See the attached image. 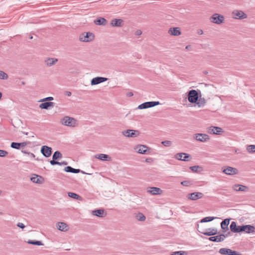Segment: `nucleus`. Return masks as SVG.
<instances>
[{
    "mask_svg": "<svg viewBox=\"0 0 255 255\" xmlns=\"http://www.w3.org/2000/svg\"><path fill=\"white\" fill-rule=\"evenodd\" d=\"M189 157V155L185 153H177L175 155V157L177 159L183 161H188Z\"/></svg>",
    "mask_w": 255,
    "mask_h": 255,
    "instance_id": "nucleus-17",
    "label": "nucleus"
},
{
    "mask_svg": "<svg viewBox=\"0 0 255 255\" xmlns=\"http://www.w3.org/2000/svg\"><path fill=\"white\" fill-rule=\"evenodd\" d=\"M168 33L172 36H179L181 34V29L180 27H170L168 30Z\"/></svg>",
    "mask_w": 255,
    "mask_h": 255,
    "instance_id": "nucleus-10",
    "label": "nucleus"
},
{
    "mask_svg": "<svg viewBox=\"0 0 255 255\" xmlns=\"http://www.w3.org/2000/svg\"><path fill=\"white\" fill-rule=\"evenodd\" d=\"M107 80V78H104V77H96L93 78L91 80V85H95L98 84H100L101 83H102L103 82L106 81Z\"/></svg>",
    "mask_w": 255,
    "mask_h": 255,
    "instance_id": "nucleus-20",
    "label": "nucleus"
},
{
    "mask_svg": "<svg viewBox=\"0 0 255 255\" xmlns=\"http://www.w3.org/2000/svg\"><path fill=\"white\" fill-rule=\"evenodd\" d=\"M65 171L67 172H72L74 173H78L80 171V169H74L71 166H66L65 168Z\"/></svg>",
    "mask_w": 255,
    "mask_h": 255,
    "instance_id": "nucleus-32",
    "label": "nucleus"
},
{
    "mask_svg": "<svg viewBox=\"0 0 255 255\" xmlns=\"http://www.w3.org/2000/svg\"><path fill=\"white\" fill-rule=\"evenodd\" d=\"M215 219V217H207L203 219H202L201 220V223H205V222H208L213 221L214 219Z\"/></svg>",
    "mask_w": 255,
    "mask_h": 255,
    "instance_id": "nucleus-38",
    "label": "nucleus"
},
{
    "mask_svg": "<svg viewBox=\"0 0 255 255\" xmlns=\"http://www.w3.org/2000/svg\"><path fill=\"white\" fill-rule=\"evenodd\" d=\"M171 255H187V253L185 251H181L173 252Z\"/></svg>",
    "mask_w": 255,
    "mask_h": 255,
    "instance_id": "nucleus-40",
    "label": "nucleus"
},
{
    "mask_svg": "<svg viewBox=\"0 0 255 255\" xmlns=\"http://www.w3.org/2000/svg\"><path fill=\"white\" fill-rule=\"evenodd\" d=\"M104 213V211L102 209L97 210L93 211V215L98 217H103Z\"/></svg>",
    "mask_w": 255,
    "mask_h": 255,
    "instance_id": "nucleus-33",
    "label": "nucleus"
},
{
    "mask_svg": "<svg viewBox=\"0 0 255 255\" xmlns=\"http://www.w3.org/2000/svg\"><path fill=\"white\" fill-rule=\"evenodd\" d=\"M219 253L222 255H237L238 254L235 251H233L230 249L226 248H222L219 250Z\"/></svg>",
    "mask_w": 255,
    "mask_h": 255,
    "instance_id": "nucleus-18",
    "label": "nucleus"
},
{
    "mask_svg": "<svg viewBox=\"0 0 255 255\" xmlns=\"http://www.w3.org/2000/svg\"><path fill=\"white\" fill-rule=\"evenodd\" d=\"M190 168L192 171L195 172H198L199 169H200L201 170H202V168L201 167H200L199 166H191V167H190Z\"/></svg>",
    "mask_w": 255,
    "mask_h": 255,
    "instance_id": "nucleus-41",
    "label": "nucleus"
},
{
    "mask_svg": "<svg viewBox=\"0 0 255 255\" xmlns=\"http://www.w3.org/2000/svg\"><path fill=\"white\" fill-rule=\"evenodd\" d=\"M50 162L51 165H55V164L61 165V163L60 162H59L58 161H56L55 160H54V159H53L52 160H51Z\"/></svg>",
    "mask_w": 255,
    "mask_h": 255,
    "instance_id": "nucleus-49",
    "label": "nucleus"
},
{
    "mask_svg": "<svg viewBox=\"0 0 255 255\" xmlns=\"http://www.w3.org/2000/svg\"><path fill=\"white\" fill-rule=\"evenodd\" d=\"M147 191L148 193L152 195H160L163 192L162 190L159 188L155 187H150L147 188Z\"/></svg>",
    "mask_w": 255,
    "mask_h": 255,
    "instance_id": "nucleus-14",
    "label": "nucleus"
},
{
    "mask_svg": "<svg viewBox=\"0 0 255 255\" xmlns=\"http://www.w3.org/2000/svg\"><path fill=\"white\" fill-rule=\"evenodd\" d=\"M181 184L185 186H189L192 185V183L190 181L186 180L182 181Z\"/></svg>",
    "mask_w": 255,
    "mask_h": 255,
    "instance_id": "nucleus-46",
    "label": "nucleus"
},
{
    "mask_svg": "<svg viewBox=\"0 0 255 255\" xmlns=\"http://www.w3.org/2000/svg\"><path fill=\"white\" fill-rule=\"evenodd\" d=\"M162 144H163L165 146H170L172 145L171 141L169 140H165L161 142Z\"/></svg>",
    "mask_w": 255,
    "mask_h": 255,
    "instance_id": "nucleus-45",
    "label": "nucleus"
},
{
    "mask_svg": "<svg viewBox=\"0 0 255 255\" xmlns=\"http://www.w3.org/2000/svg\"><path fill=\"white\" fill-rule=\"evenodd\" d=\"M53 100V98L52 97H49L46 98H44L39 101V102H45L47 101H52Z\"/></svg>",
    "mask_w": 255,
    "mask_h": 255,
    "instance_id": "nucleus-48",
    "label": "nucleus"
},
{
    "mask_svg": "<svg viewBox=\"0 0 255 255\" xmlns=\"http://www.w3.org/2000/svg\"><path fill=\"white\" fill-rule=\"evenodd\" d=\"M123 23V20L122 19L115 18L112 20L111 22V24L113 26L120 27L122 25Z\"/></svg>",
    "mask_w": 255,
    "mask_h": 255,
    "instance_id": "nucleus-25",
    "label": "nucleus"
},
{
    "mask_svg": "<svg viewBox=\"0 0 255 255\" xmlns=\"http://www.w3.org/2000/svg\"><path fill=\"white\" fill-rule=\"evenodd\" d=\"M242 232H245L246 233H253L255 231V228L251 225L242 226V229L240 230Z\"/></svg>",
    "mask_w": 255,
    "mask_h": 255,
    "instance_id": "nucleus-16",
    "label": "nucleus"
},
{
    "mask_svg": "<svg viewBox=\"0 0 255 255\" xmlns=\"http://www.w3.org/2000/svg\"><path fill=\"white\" fill-rule=\"evenodd\" d=\"M141 33H142V32L140 30H137L135 33V35H140L141 34Z\"/></svg>",
    "mask_w": 255,
    "mask_h": 255,
    "instance_id": "nucleus-51",
    "label": "nucleus"
},
{
    "mask_svg": "<svg viewBox=\"0 0 255 255\" xmlns=\"http://www.w3.org/2000/svg\"><path fill=\"white\" fill-rule=\"evenodd\" d=\"M188 101L191 103H195L198 99V93L194 90H191L188 93Z\"/></svg>",
    "mask_w": 255,
    "mask_h": 255,
    "instance_id": "nucleus-5",
    "label": "nucleus"
},
{
    "mask_svg": "<svg viewBox=\"0 0 255 255\" xmlns=\"http://www.w3.org/2000/svg\"><path fill=\"white\" fill-rule=\"evenodd\" d=\"M1 93L0 92V99H1Z\"/></svg>",
    "mask_w": 255,
    "mask_h": 255,
    "instance_id": "nucleus-56",
    "label": "nucleus"
},
{
    "mask_svg": "<svg viewBox=\"0 0 255 255\" xmlns=\"http://www.w3.org/2000/svg\"><path fill=\"white\" fill-rule=\"evenodd\" d=\"M31 180L34 183L40 184L43 182V178L40 176L35 175L31 178Z\"/></svg>",
    "mask_w": 255,
    "mask_h": 255,
    "instance_id": "nucleus-27",
    "label": "nucleus"
},
{
    "mask_svg": "<svg viewBox=\"0 0 255 255\" xmlns=\"http://www.w3.org/2000/svg\"><path fill=\"white\" fill-rule=\"evenodd\" d=\"M8 154V152L3 150L0 149V157H5Z\"/></svg>",
    "mask_w": 255,
    "mask_h": 255,
    "instance_id": "nucleus-47",
    "label": "nucleus"
},
{
    "mask_svg": "<svg viewBox=\"0 0 255 255\" xmlns=\"http://www.w3.org/2000/svg\"><path fill=\"white\" fill-rule=\"evenodd\" d=\"M247 151L250 153H254L255 152V145H250L247 147Z\"/></svg>",
    "mask_w": 255,
    "mask_h": 255,
    "instance_id": "nucleus-36",
    "label": "nucleus"
},
{
    "mask_svg": "<svg viewBox=\"0 0 255 255\" xmlns=\"http://www.w3.org/2000/svg\"><path fill=\"white\" fill-rule=\"evenodd\" d=\"M27 243L29 244H32V245H37V246H40V245H42V243H41V242H40V241H28Z\"/></svg>",
    "mask_w": 255,
    "mask_h": 255,
    "instance_id": "nucleus-44",
    "label": "nucleus"
},
{
    "mask_svg": "<svg viewBox=\"0 0 255 255\" xmlns=\"http://www.w3.org/2000/svg\"><path fill=\"white\" fill-rule=\"evenodd\" d=\"M209 20L212 23L220 25L224 22L225 17L222 14L215 13L210 16Z\"/></svg>",
    "mask_w": 255,
    "mask_h": 255,
    "instance_id": "nucleus-2",
    "label": "nucleus"
},
{
    "mask_svg": "<svg viewBox=\"0 0 255 255\" xmlns=\"http://www.w3.org/2000/svg\"><path fill=\"white\" fill-rule=\"evenodd\" d=\"M54 103L53 102H44L39 105V107L43 109H47L49 107H53Z\"/></svg>",
    "mask_w": 255,
    "mask_h": 255,
    "instance_id": "nucleus-29",
    "label": "nucleus"
},
{
    "mask_svg": "<svg viewBox=\"0 0 255 255\" xmlns=\"http://www.w3.org/2000/svg\"><path fill=\"white\" fill-rule=\"evenodd\" d=\"M190 46L188 45L186 47V49H188Z\"/></svg>",
    "mask_w": 255,
    "mask_h": 255,
    "instance_id": "nucleus-55",
    "label": "nucleus"
},
{
    "mask_svg": "<svg viewBox=\"0 0 255 255\" xmlns=\"http://www.w3.org/2000/svg\"><path fill=\"white\" fill-rule=\"evenodd\" d=\"M223 172L227 175H235L238 173V170L237 168L230 166H227L223 168Z\"/></svg>",
    "mask_w": 255,
    "mask_h": 255,
    "instance_id": "nucleus-9",
    "label": "nucleus"
},
{
    "mask_svg": "<svg viewBox=\"0 0 255 255\" xmlns=\"http://www.w3.org/2000/svg\"><path fill=\"white\" fill-rule=\"evenodd\" d=\"M60 123L62 125L70 127H75L77 125V120L73 118L68 116H66L62 118Z\"/></svg>",
    "mask_w": 255,
    "mask_h": 255,
    "instance_id": "nucleus-1",
    "label": "nucleus"
},
{
    "mask_svg": "<svg viewBox=\"0 0 255 255\" xmlns=\"http://www.w3.org/2000/svg\"><path fill=\"white\" fill-rule=\"evenodd\" d=\"M207 132L210 134H220L223 130L221 128L212 126L208 128Z\"/></svg>",
    "mask_w": 255,
    "mask_h": 255,
    "instance_id": "nucleus-12",
    "label": "nucleus"
},
{
    "mask_svg": "<svg viewBox=\"0 0 255 255\" xmlns=\"http://www.w3.org/2000/svg\"><path fill=\"white\" fill-rule=\"evenodd\" d=\"M224 237H225L223 235H219L210 237L209 238V240L211 241L219 242L223 241L224 239Z\"/></svg>",
    "mask_w": 255,
    "mask_h": 255,
    "instance_id": "nucleus-30",
    "label": "nucleus"
},
{
    "mask_svg": "<svg viewBox=\"0 0 255 255\" xmlns=\"http://www.w3.org/2000/svg\"><path fill=\"white\" fill-rule=\"evenodd\" d=\"M27 145V143L26 142H21V143H17V142H12L11 144V147L12 148H15V149H19L20 147H24L25 146H26Z\"/></svg>",
    "mask_w": 255,
    "mask_h": 255,
    "instance_id": "nucleus-26",
    "label": "nucleus"
},
{
    "mask_svg": "<svg viewBox=\"0 0 255 255\" xmlns=\"http://www.w3.org/2000/svg\"><path fill=\"white\" fill-rule=\"evenodd\" d=\"M68 195L70 197L72 198L73 199H77L79 200H82V198L76 193L73 192H69L68 193Z\"/></svg>",
    "mask_w": 255,
    "mask_h": 255,
    "instance_id": "nucleus-34",
    "label": "nucleus"
},
{
    "mask_svg": "<svg viewBox=\"0 0 255 255\" xmlns=\"http://www.w3.org/2000/svg\"><path fill=\"white\" fill-rule=\"evenodd\" d=\"M106 22V20L104 18H100L97 19L95 21V23H96V24H99V25H101V24L104 25V24H105Z\"/></svg>",
    "mask_w": 255,
    "mask_h": 255,
    "instance_id": "nucleus-39",
    "label": "nucleus"
},
{
    "mask_svg": "<svg viewBox=\"0 0 255 255\" xmlns=\"http://www.w3.org/2000/svg\"><path fill=\"white\" fill-rule=\"evenodd\" d=\"M230 223V219H226L223 221L221 224V226L222 229L227 230L228 229V225Z\"/></svg>",
    "mask_w": 255,
    "mask_h": 255,
    "instance_id": "nucleus-31",
    "label": "nucleus"
},
{
    "mask_svg": "<svg viewBox=\"0 0 255 255\" xmlns=\"http://www.w3.org/2000/svg\"><path fill=\"white\" fill-rule=\"evenodd\" d=\"M58 61L56 58H48L45 60V63L47 66H51L55 64Z\"/></svg>",
    "mask_w": 255,
    "mask_h": 255,
    "instance_id": "nucleus-28",
    "label": "nucleus"
},
{
    "mask_svg": "<svg viewBox=\"0 0 255 255\" xmlns=\"http://www.w3.org/2000/svg\"><path fill=\"white\" fill-rule=\"evenodd\" d=\"M160 104L159 102H147L143 103L138 106V109H144L148 108H151Z\"/></svg>",
    "mask_w": 255,
    "mask_h": 255,
    "instance_id": "nucleus-6",
    "label": "nucleus"
},
{
    "mask_svg": "<svg viewBox=\"0 0 255 255\" xmlns=\"http://www.w3.org/2000/svg\"><path fill=\"white\" fill-rule=\"evenodd\" d=\"M233 189L236 191H247L248 187L242 185L235 184L233 186Z\"/></svg>",
    "mask_w": 255,
    "mask_h": 255,
    "instance_id": "nucleus-24",
    "label": "nucleus"
},
{
    "mask_svg": "<svg viewBox=\"0 0 255 255\" xmlns=\"http://www.w3.org/2000/svg\"><path fill=\"white\" fill-rule=\"evenodd\" d=\"M62 157V154L59 151H55L52 156L53 159L57 160Z\"/></svg>",
    "mask_w": 255,
    "mask_h": 255,
    "instance_id": "nucleus-37",
    "label": "nucleus"
},
{
    "mask_svg": "<svg viewBox=\"0 0 255 255\" xmlns=\"http://www.w3.org/2000/svg\"><path fill=\"white\" fill-rule=\"evenodd\" d=\"M123 133L127 137H136L139 134L138 131L131 129L126 130Z\"/></svg>",
    "mask_w": 255,
    "mask_h": 255,
    "instance_id": "nucleus-11",
    "label": "nucleus"
},
{
    "mask_svg": "<svg viewBox=\"0 0 255 255\" xmlns=\"http://www.w3.org/2000/svg\"><path fill=\"white\" fill-rule=\"evenodd\" d=\"M135 218L138 221H143L145 220V217L143 214L141 213H138L136 215Z\"/></svg>",
    "mask_w": 255,
    "mask_h": 255,
    "instance_id": "nucleus-35",
    "label": "nucleus"
},
{
    "mask_svg": "<svg viewBox=\"0 0 255 255\" xmlns=\"http://www.w3.org/2000/svg\"><path fill=\"white\" fill-rule=\"evenodd\" d=\"M56 227L59 230L63 232H66L68 230V225L63 222H58L56 224Z\"/></svg>",
    "mask_w": 255,
    "mask_h": 255,
    "instance_id": "nucleus-22",
    "label": "nucleus"
},
{
    "mask_svg": "<svg viewBox=\"0 0 255 255\" xmlns=\"http://www.w3.org/2000/svg\"><path fill=\"white\" fill-rule=\"evenodd\" d=\"M199 231L202 234L207 236L214 235L217 233V231L215 229H209L206 231L199 230Z\"/></svg>",
    "mask_w": 255,
    "mask_h": 255,
    "instance_id": "nucleus-23",
    "label": "nucleus"
},
{
    "mask_svg": "<svg viewBox=\"0 0 255 255\" xmlns=\"http://www.w3.org/2000/svg\"><path fill=\"white\" fill-rule=\"evenodd\" d=\"M203 31L202 29H198L197 31V33L199 35H202L203 34Z\"/></svg>",
    "mask_w": 255,
    "mask_h": 255,
    "instance_id": "nucleus-52",
    "label": "nucleus"
},
{
    "mask_svg": "<svg viewBox=\"0 0 255 255\" xmlns=\"http://www.w3.org/2000/svg\"><path fill=\"white\" fill-rule=\"evenodd\" d=\"M41 152L45 157H49L51 155L52 148L49 146L44 145L41 147Z\"/></svg>",
    "mask_w": 255,
    "mask_h": 255,
    "instance_id": "nucleus-15",
    "label": "nucleus"
},
{
    "mask_svg": "<svg viewBox=\"0 0 255 255\" xmlns=\"http://www.w3.org/2000/svg\"><path fill=\"white\" fill-rule=\"evenodd\" d=\"M194 138L198 141L206 142L210 139L209 136L206 134L196 133L194 135Z\"/></svg>",
    "mask_w": 255,
    "mask_h": 255,
    "instance_id": "nucleus-8",
    "label": "nucleus"
},
{
    "mask_svg": "<svg viewBox=\"0 0 255 255\" xmlns=\"http://www.w3.org/2000/svg\"><path fill=\"white\" fill-rule=\"evenodd\" d=\"M95 38L94 34L91 32H84L79 36V40L82 42H88L93 41Z\"/></svg>",
    "mask_w": 255,
    "mask_h": 255,
    "instance_id": "nucleus-3",
    "label": "nucleus"
},
{
    "mask_svg": "<svg viewBox=\"0 0 255 255\" xmlns=\"http://www.w3.org/2000/svg\"><path fill=\"white\" fill-rule=\"evenodd\" d=\"M205 104V101L204 100H197V105H198V106L199 107H202L203 106H204Z\"/></svg>",
    "mask_w": 255,
    "mask_h": 255,
    "instance_id": "nucleus-43",
    "label": "nucleus"
},
{
    "mask_svg": "<svg viewBox=\"0 0 255 255\" xmlns=\"http://www.w3.org/2000/svg\"><path fill=\"white\" fill-rule=\"evenodd\" d=\"M8 78L7 75L3 71H0V79H7Z\"/></svg>",
    "mask_w": 255,
    "mask_h": 255,
    "instance_id": "nucleus-42",
    "label": "nucleus"
},
{
    "mask_svg": "<svg viewBox=\"0 0 255 255\" xmlns=\"http://www.w3.org/2000/svg\"><path fill=\"white\" fill-rule=\"evenodd\" d=\"M31 155H32L33 157H34V156H35V155H34L33 153H31Z\"/></svg>",
    "mask_w": 255,
    "mask_h": 255,
    "instance_id": "nucleus-57",
    "label": "nucleus"
},
{
    "mask_svg": "<svg viewBox=\"0 0 255 255\" xmlns=\"http://www.w3.org/2000/svg\"><path fill=\"white\" fill-rule=\"evenodd\" d=\"M95 157L99 160H103V161H111L112 160V158L108 155H107L105 154L101 153V154H96V155H95Z\"/></svg>",
    "mask_w": 255,
    "mask_h": 255,
    "instance_id": "nucleus-19",
    "label": "nucleus"
},
{
    "mask_svg": "<svg viewBox=\"0 0 255 255\" xmlns=\"http://www.w3.org/2000/svg\"><path fill=\"white\" fill-rule=\"evenodd\" d=\"M71 93L70 92H67V95L68 96H71Z\"/></svg>",
    "mask_w": 255,
    "mask_h": 255,
    "instance_id": "nucleus-54",
    "label": "nucleus"
},
{
    "mask_svg": "<svg viewBox=\"0 0 255 255\" xmlns=\"http://www.w3.org/2000/svg\"><path fill=\"white\" fill-rule=\"evenodd\" d=\"M127 95L129 97H131L133 96V94L131 92H129V93H128Z\"/></svg>",
    "mask_w": 255,
    "mask_h": 255,
    "instance_id": "nucleus-53",
    "label": "nucleus"
},
{
    "mask_svg": "<svg viewBox=\"0 0 255 255\" xmlns=\"http://www.w3.org/2000/svg\"><path fill=\"white\" fill-rule=\"evenodd\" d=\"M232 17L235 19H244L248 17V15L242 10H234L232 12Z\"/></svg>",
    "mask_w": 255,
    "mask_h": 255,
    "instance_id": "nucleus-4",
    "label": "nucleus"
},
{
    "mask_svg": "<svg viewBox=\"0 0 255 255\" xmlns=\"http://www.w3.org/2000/svg\"><path fill=\"white\" fill-rule=\"evenodd\" d=\"M242 229V226H237L235 222H232L230 225L231 231L234 233H239L242 232L240 230Z\"/></svg>",
    "mask_w": 255,
    "mask_h": 255,
    "instance_id": "nucleus-21",
    "label": "nucleus"
},
{
    "mask_svg": "<svg viewBox=\"0 0 255 255\" xmlns=\"http://www.w3.org/2000/svg\"><path fill=\"white\" fill-rule=\"evenodd\" d=\"M203 196L204 195L202 193L199 192H195L188 194L187 195V198L188 200H197L198 199L202 198Z\"/></svg>",
    "mask_w": 255,
    "mask_h": 255,
    "instance_id": "nucleus-7",
    "label": "nucleus"
},
{
    "mask_svg": "<svg viewBox=\"0 0 255 255\" xmlns=\"http://www.w3.org/2000/svg\"><path fill=\"white\" fill-rule=\"evenodd\" d=\"M134 149L139 153L145 154L149 150V148L145 145L140 144L135 146Z\"/></svg>",
    "mask_w": 255,
    "mask_h": 255,
    "instance_id": "nucleus-13",
    "label": "nucleus"
},
{
    "mask_svg": "<svg viewBox=\"0 0 255 255\" xmlns=\"http://www.w3.org/2000/svg\"><path fill=\"white\" fill-rule=\"evenodd\" d=\"M17 226L22 229H23L25 227V226L23 225V224H22L21 223H18L17 224Z\"/></svg>",
    "mask_w": 255,
    "mask_h": 255,
    "instance_id": "nucleus-50",
    "label": "nucleus"
}]
</instances>
